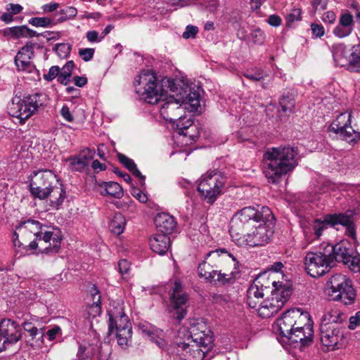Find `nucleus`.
Listing matches in <instances>:
<instances>
[{"instance_id":"obj_1","label":"nucleus","mask_w":360,"mask_h":360,"mask_svg":"<svg viewBox=\"0 0 360 360\" xmlns=\"http://www.w3.org/2000/svg\"><path fill=\"white\" fill-rule=\"evenodd\" d=\"M274 221L271 210L262 207L260 210L246 207L236 213L231 220L230 235L240 246L252 248L263 246L269 243L274 231L271 226Z\"/></svg>"},{"instance_id":"obj_2","label":"nucleus","mask_w":360,"mask_h":360,"mask_svg":"<svg viewBox=\"0 0 360 360\" xmlns=\"http://www.w3.org/2000/svg\"><path fill=\"white\" fill-rule=\"evenodd\" d=\"M143 89L142 98L150 104H160V113L164 120L174 123L184 117L185 111L179 98L168 95L169 92H174L175 83L173 79L164 78L158 82L156 75L151 70H144L136 80Z\"/></svg>"},{"instance_id":"obj_3","label":"nucleus","mask_w":360,"mask_h":360,"mask_svg":"<svg viewBox=\"0 0 360 360\" xmlns=\"http://www.w3.org/2000/svg\"><path fill=\"white\" fill-rule=\"evenodd\" d=\"M33 237V240L27 246L30 250L39 249L41 252L56 253L60 248V232L34 219L24 221L15 227L13 242L15 246L21 247L23 243L31 240Z\"/></svg>"},{"instance_id":"obj_4","label":"nucleus","mask_w":360,"mask_h":360,"mask_svg":"<svg viewBox=\"0 0 360 360\" xmlns=\"http://www.w3.org/2000/svg\"><path fill=\"white\" fill-rule=\"evenodd\" d=\"M298 153L289 146L269 148L264 154V174L268 182L278 184L298 165Z\"/></svg>"},{"instance_id":"obj_5","label":"nucleus","mask_w":360,"mask_h":360,"mask_svg":"<svg viewBox=\"0 0 360 360\" xmlns=\"http://www.w3.org/2000/svg\"><path fill=\"white\" fill-rule=\"evenodd\" d=\"M335 245H322L319 250L308 252L304 257V269L313 278L323 276L334 266Z\"/></svg>"},{"instance_id":"obj_6","label":"nucleus","mask_w":360,"mask_h":360,"mask_svg":"<svg viewBox=\"0 0 360 360\" xmlns=\"http://www.w3.org/2000/svg\"><path fill=\"white\" fill-rule=\"evenodd\" d=\"M47 101V96L42 93H35L23 98L14 97L8 104V111L11 116L19 120L20 124L38 112Z\"/></svg>"},{"instance_id":"obj_7","label":"nucleus","mask_w":360,"mask_h":360,"mask_svg":"<svg viewBox=\"0 0 360 360\" xmlns=\"http://www.w3.org/2000/svg\"><path fill=\"white\" fill-rule=\"evenodd\" d=\"M326 293L333 301L341 302L345 305H351L356 300V291L352 281L346 275L336 274L327 283Z\"/></svg>"},{"instance_id":"obj_8","label":"nucleus","mask_w":360,"mask_h":360,"mask_svg":"<svg viewBox=\"0 0 360 360\" xmlns=\"http://www.w3.org/2000/svg\"><path fill=\"white\" fill-rule=\"evenodd\" d=\"M273 289L269 297L263 300L257 309L258 314L262 318H269L279 311L291 295L289 287L282 282L273 281Z\"/></svg>"},{"instance_id":"obj_9","label":"nucleus","mask_w":360,"mask_h":360,"mask_svg":"<svg viewBox=\"0 0 360 360\" xmlns=\"http://www.w3.org/2000/svg\"><path fill=\"white\" fill-rule=\"evenodd\" d=\"M225 261L231 262L234 269H236L238 264V262L235 256L224 248L217 249L208 252L206 255L205 259L198 265V272L199 276L209 281L215 280L218 271L215 269L217 268V264Z\"/></svg>"},{"instance_id":"obj_10","label":"nucleus","mask_w":360,"mask_h":360,"mask_svg":"<svg viewBox=\"0 0 360 360\" xmlns=\"http://www.w3.org/2000/svg\"><path fill=\"white\" fill-rule=\"evenodd\" d=\"M224 184L225 177L221 173L215 171L208 172L202 176L198 190L207 202L212 203L221 194Z\"/></svg>"},{"instance_id":"obj_11","label":"nucleus","mask_w":360,"mask_h":360,"mask_svg":"<svg viewBox=\"0 0 360 360\" xmlns=\"http://www.w3.org/2000/svg\"><path fill=\"white\" fill-rule=\"evenodd\" d=\"M334 214H328L322 218L304 220L301 226L304 240L308 243L320 240L327 230L334 226Z\"/></svg>"},{"instance_id":"obj_12","label":"nucleus","mask_w":360,"mask_h":360,"mask_svg":"<svg viewBox=\"0 0 360 360\" xmlns=\"http://www.w3.org/2000/svg\"><path fill=\"white\" fill-rule=\"evenodd\" d=\"M188 300V295L184 290L181 283L179 281H176L169 294L168 311L171 316L177 320L179 323L187 314Z\"/></svg>"},{"instance_id":"obj_13","label":"nucleus","mask_w":360,"mask_h":360,"mask_svg":"<svg viewBox=\"0 0 360 360\" xmlns=\"http://www.w3.org/2000/svg\"><path fill=\"white\" fill-rule=\"evenodd\" d=\"M289 311V316L285 320V325L284 326H287L285 329H288L289 326H292L294 323L295 325V329L298 330H301V335L304 337V340L302 341V345H308L309 343L312 342L313 337V323L311 319L309 314L305 311H301L300 309H292Z\"/></svg>"},{"instance_id":"obj_14","label":"nucleus","mask_w":360,"mask_h":360,"mask_svg":"<svg viewBox=\"0 0 360 360\" xmlns=\"http://www.w3.org/2000/svg\"><path fill=\"white\" fill-rule=\"evenodd\" d=\"M351 113H340L330 124L329 131L337 134L348 143L355 142L360 139V134L351 126Z\"/></svg>"},{"instance_id":"obj_15","label":"nucleus","mask_w":360,"mask_h":360,"mask_svg":"<svg viewBox=\"0 0 360 360\" xmlns=\"http://www.w3.org/2000/svg\"><path fill=\"white\" fill-rule=\"evenodd\" d=\"M57 177L50 170L39 171L32 177L30 181V192L36 198L45 199L47 191L54 184H57Z\"/></svg>"},{"instance_id":"obj_16","label":"nucleus","mask_w":360,"mask_h":360,"mask_svg":"<svg viewBox=\"0 0 360 360\" xmlns=\"http://www.w3.org/2000/svg\"><path fill=\"white\" fill-rule=\"evenodd\" d=\"M21 326L11 319L0 321V352L17 343L22 338Z\"/></svg>"},{"instance_id":"obj_17","label":"nucleus","mask_w":360,"mask_h":360,"mask_svg":"<svg viewBox=\"0 0 360 360\" xmlns=\"http://www.w3.org/2000/svg\"><path fill=\"white\" fill-rule=\"evenodd\" d=\"M119 314V316H110L109 333H112L115 328L117 343L126 346L131 338L132 328L126 314L123 311Z\"/></svg>"},{"instance_id":"obj_18","label":"nucleus","mask_w":360,"mask_h":360,"mask_svg":"<svg viewBox=\"0 0 360 360\" xmlns=\"http://www.w3.org/2000/svg\"><path fill=\"white\" fill-rule=\"evenodd\" d=\"M335 261L342 262L354 272L360 271V255L347 247V243L335 244Z\"/></svg>"},{"instance_id":"obj_19","label":"nucleus","mask_w":360,"mask_h":360,"mask_svg":"<svg viewBox=\"0 0 360 360\" xmlns=\"http://www.w3.org/2000/svg\"><path fill=\"white\" fill-rule=\"evenodd\" d=\"M343 332L342 328H335L326 323L320 325V340L328 349H335L338 342L342 340Z\"/></svg>"},{"instance_id":"obj_20","label":"nucleus","mask_w":360,"mask_h":360,"mask_svg":"<svg viewBox=\"0 0 360 360\" xmlns=\"http://www.w3.org/2000/svg\"><path fill=\"white\" fill-rule=\"evenodd\" d=\"M34 46L35 44L28 42L18 52L15 63L18 70L32 72L34 70V65L31 61L34 56Z\"/></svg>"},{"instance_id":"obj_21","label":"nucleus","mask_w":360,"mask_h":360,"mask_svg":"<svg viewBox=\"0 0 360 360\" xmlns=\"http://www.w3.org/2000/svg\"><path fill=\"white\" fill-rule=\"evenodd\" d=\"M263 280L262 277L255 279L247 290V304L252 309H257L259 307L264 295V291L267 288Z\"/></svg>"},{"instance_id":"obj_22","label":"nucleus","mask_w":360,"mask_h":360,"mask_svg":"<svg viewBox=\"0 0 360 360\" xmlns=\"http://www.w3.org/2000/svg\"><path fill=\"white\" fill-rule=\"evenodd\" d=\"M289 316V311H285L283 316L277 320V325L280 331V334L286 338L289 341H290L292 343H301L302 345V341L304 340V337L302 335H301V330H296L295 325L292 323L291 326H289L288 329H284L287 328V326H284L285 324V320L288 318Z\"/></svg>"},{"instance_id":"obj_23","label":"nucleus","mask_w":360,"mask_h":360,"mask_svg":"<svg viewBox=\"0 0 360 360\" xmlns=\"http://www.w3.org/2000/svg\"><path fill=\"white\" fill-rule=\"evenodd\" d=\"M354 25L353 15L349 12L342 13L338 24L333 29V34L338 38L346 37L352 32Z\"/></svg>"},{"instance_id":"obj_24","label":"nucleus","mask_w":360,"mask_h":360,"mask_svg":"<svg viewBox=\"0 0 360 360\" xmlns=\"http://www.w3.org/2000/svg\"><path fill=\"white\" fill-rule=\"evenodd\" d=\"M95 151L89 148L82 150L77 155L68 159L72 170L82 171L87 167L94 159Z\"/></svg>"},{"instance_id":"obj_25","label":"nucleus","mask_w":360,"mask_h":360,"mask_svg":"<svg viewBox=\"0 0 360 360\" xmlns=\"http://www.w3.org/2000/svg\"><path fill=\"white\" fill-rule=\"evenodd\" d=\"M190 334L189 338L193 344L206 349V351L212 347L213 338L210 330L198 332L197 327L193 326L191 328Z\"/></svg>"},{"instance_id":"obj_26","label":"nucleus","mask_w":360,"mask_h":360,"mask_svg":"<svg viewBox=\"0 0 360 360\" xmlns=\"http://www.w3.org/2000/svg\"><path fill=\"white\" fill-rule=\"evenodd\" d=\"M154 223L157 230L161 232V234L168 235L171 233L176 226V222L173 216L162 212L156 215Z\"/></svg>"},{"instance_id":"obj_27","label":"nucleus","mask_w":360,"mask_h":360,"mask_svg":"<svg viewBox=\"0 0 360 360\" xmlns=\"http://www.w3.org/2000/svg\"><path fill=\"white\" fill-rule=\"evenodd\" d=\"M20 326L21 328H23L25 332L29 333L32 340V342H30L32 347H41L44 344V328H37V327H36L31 321H25Z\"/></svg>"},{"instance_id":"obj_28","label":"nucleus","mask_w":360,"mask_h":360,"mask_svg":"<svg viewBox=\"0 0 360 360\" xmlns=\"http://www.w3.org/2000/svg\"><path fill=\"white\" fill-rule=\"evenodd\" d=\"M150 246L153 252L164 255L170 246V238L166 234H156L150 239Z\"/></svg>"},{"instance_id":"obj_29","label":"nucleus","mask_w":360,"mask_h":360,"mask_svg":"<svg viewBox=\"0 0 360 360\" xmlns=\"http://www.w3.org/2000/svg\"><path fill=\"white\" fill-rule=\"evenodd\" d=\"M96 189L102 195H110L115 198H121L123 196L122 187L115 181L101 182L98 184Z\"/></svg>"},{"instance_id":"obj_30","label":"nucleus","mask_w":360,"mask_h":360,"mask_svg":"<svg viewBox=\"0 0 360 360\" xmlns=\"http://www.w3.org/2000/svg\"><path fill=\"white\" fill-rule=\"evenodd\" d=\"M141 332L150 338L151 340L154 341L157 345L165 350H169L168 341L165 339V333L162 330H155L153 331L147 326L142 325L140 326Z\"/></svg>"},{"instance_id":"obj_31","label":"nucleus","mask_w":360,"mask_h":360,"mask_svg":"<svg viewBox=\"0 0 360 360\" xmlns=\"http://www.w3.org/2000/svg\"><path fill=\"white\" fill-rule=\"evenodd\" d=\"M47 198H49L51 205L53 207L58 208L63 202L65 198V191L58 180L57 184H54L47 191Z\"/></svg>"},{"instance_id":"obj_32","label":"nucleus","mask_w":360,"mask_h":360,"mask_svg":"<svg viewBox=\"0 0 360 360\" xmlns=\"http://www.w3.org/2000/svg\"><path fill=\"white\" fill-rule=\"evenodd\" d=\"M200 89L191 90L186 97L181 102L184 110L187 109L191 112L198 110L200 106Z\"/></svg>"},{"instance_id":"obj_33","label":"nucleus","mask_w":360,"mask_h":360,"mask_svg":"<svg viewBox=\"0 0 360 360\" xmlns=\"http://www.w3.org/2000/svg\"><path fill=\"white\" fill-rule=\"evenodd\" d=\"M334 226L336 224H342L346 228V234L352 238L353 240H356V231L354 224L352 220V218L345 214H335Z\"/></svg>"},{"instance_id":"obj_34","label":"nucleus","mask_w":360,"mask_h":360,"mask_svg":"<svg viewBox=\"0 0 360 360\" xmlns=\"http://www.w3.org/2000/svg\"><path fill=\"white\" fill-rule=\"evenodd\" d=\"M345 319V315L339 310L331 309L323 315L321 323H326L328 326H333L335 328H342L340 324Z\"/></svg>"},{"instance_id":"obj_35","label":"nucleus","mask_w":360,"mask_h":360,"mask_svg":"<svg viewBox=\"0 0 360 360\" xmlns=\"http://www.w3.org/2000/svg\"><path fill=\"white\" fill-rule=\"evenodd\" d=\"M347 53L346 47L343 45H339L334 49L333 56L336 65L345 67L348 70L349 55Z\"/></svg>"},{"instance_id":"obj_36","label":"nucleus","mask_w":360,"mask_h":360,"mask_svg":"<svg viewBox=\"0 0 360 360\" xmlns=\"http://www.w3.org/2000/svg\"><path fill=\"white\" fill-rule=\"evenodd\" d=\"M348 70L352 72H360V45L352 47L349 53Z\"/></svg>"},{"instance_id":"obj_37","label":"nucleus","mask_w":360,"mask_h":360,"mask_svg":"<svg viewBox=\"0 0 360 360\" xmlns=\"http://www.w3.org/2000/svg\"><path fill=\"white\" fill-rule=\"evenodd\" d=\"M91 294L92 297V303L89 306V313L92 314L94 316H96L101 312V296L99 290L95 285L91 288Z\"/></svg>"},{"instance_id":"obj_38","label":"nucleus","mask_w":360,"mask_h":360,"mask_svg":"<svg viewBox=\"0 0 360 360\" xmlns=\"http://www.w3.org/2000/svg\"><path fill=\"white\" fill-rule=\"evenodd\" d=\"M187 341V342H181L176 339L174 342L171 343V345L176 347V354L184 360L191 357L192 353L191 346H193V344H191L192 342H191L190 338H188Z\"/></svg>"},{"instance_id":"obj_39","label":"nucleus","mask_w":360,"mask_h":360,"mask_svg":"<svg viewBox=\"0 0 360 360\" xmlns=\"http://www.w3.org/2000/svg\"><path fill=\"white\" fill-rule=\"evenodd\" d=\"M125 225L124 217L121 213H116L109 224V228L113 233L120 235L123 233Z\"/></svg>"},{"instance_id":"obj_40","label":"nucleus","mask_w":360,"mask_h":360,"mask_svg":"<svg viewBox=\"0 0 360 360\" xmlns=\"http://www.w3.org/2000/svg\"><path fill=\"white\" fill-rule=\"evenodd\" d=\"M119 161L126 167L127 168L134 176L140 178L141 180L145 179V176L141 174L140 171L136 167V164L131 160L125 156L123 154L119 153L117 155Z\"/></svg>"},{"instance_id":"obj_41","label":"nucleus","mask_w":360,"mask_h":360,"mask_svg":"<svg viewBox=\"0 0 360 360\" xmlns=\"http://www.w3.org/2000/svg\"><path fill=\"white\" fill-rule=\"evenodd\" d=\"M176 132L183 136H189L191 137H193V134H191L189 131L192 130L195 127L193 124V121L190 119L186 120L184 122V119L181 118L179 120H176ZM193 139V138H192Z\"/></svg>"},{"instance_id":"obj_42","label":"nucleus","mask_w":360,"mask_h":360,"mask_svg":"<svg viewBox=\"0 0 360 360\" xmlns=\"http://www.w3.org/2000/svg\"><path fill=\"white\" fill-rule=\"evenodd\" d=\"M75 64L72 60H70L66 63V64L60 69L58 80L61 84H67L70 81V77L72 75V71L74 68Z\"/></svg>"},{"instance_id":"obj_43","label":"nucleus","mask_w":360,"mask_h":360,"mask_svg":"<svg viewBox=\"0 0 360 360\" xmlns=\"http://www.w3.org/2000/svg\"><path fill=\"white\" fill-rule=\"evenodd\" d=\"M77 13V10L72 6H66L65 8L60 10L59 12L56 13L58 15V21L64 22L70 19L74 18Z\"/></svg>"},{"instance_id":"obj_44","label":"nucleus","mask_w":360,"mask_h":360,"mask_svg":"<svg viewBox=\"0 0 360 360\" xmlns=\"http://www.w3.org/2000/svg\"><path fill=\"white\" fill-rule=\"evenodd\" d=\"M3 32L6 37H11L15 39L25 37V25L8 27Z\"/></svg>"},{"instance_id":"obj_45","label":"nucleus","mask_w":360,"mask_h":360,"mask_svg":"<svg viewBox=\"0 0 360 360\" xmlns=\"http://www.w3.org/2000/svg\"><path fill=\"white\" fill-rule=\"evenodd\" d=\"M280 106L283 112L291 113L295 108V100L289 96H283L279 101Z\"/></svg>"},{"instance_id":"obj_46","label":"nucleus","mask_w":360,"mask_h":360,"mask_svg":"<svg viewBox=\"0 0 360 360\" xmlns=\"http://www.w3.org/2000/svg\"><path fill=\"white\" fill-rule=\"evenodd\" d=\"M191 356L188 359H185V360H202L205 357V353L208 352L206 351V349L197 346V345L194 344L191 346Z\"/></svg>"},{"instance_id":"obj_47","label":"nucleus","mask_w":360,"mask_h":360,"mask_svg":"<svg viewBox=\"0 0 360 360\" xmlns=\"http://www.w3.org/2000/svg\"><path fill=\"white\" fill-rule=\"evenodd\" d=\"M302 11L300 8H293L286 16V25L290 27L292 23L301 20Z\"/></svg>"},{"instance_id":"obj_48","label":"nucleus","mask_w":360,"mask_h":360,"mask_svg":"<svg viewBox=\"0 0 360 360\" xmlns=\"http://www.w3.org/2000/svg\"><path fill=\"white\" fill-rule=\"evenodd\" d=\"M29 23L34 27H48L51 25V20L49 18H32L29 20Z\"/></svg>"},{"instance_id":"obj_49","label":"nucleus","mask_w":360,"mask_h":360,"mask_svg":"<svg viewBox=\"0 0 360 360\" xmlns=\"http://www.w3.org/2000/svg\"><path fill=\"white\" fill-rule=\"evenodd\" d=\"M70 49V46L65 43L58 44L55 48L57 55L62 58H66L69 55Z\"/></svg>"},{"instance_id":"obj_50","label":"nucleus","mask_w":360,"mask_h":360,"mask_svg":"<svg viewBox=\"0 0 360 360\" xmlns=\"http://www.w3.org/2000/svg\"><path fill=\"white\" fill-rule=\"evenodd\" d=\"M95 49L93 48H85L79 50L78 54L85 61L91 60L94 55Z\"/></svg>"},{"instance_id":"obj_51","label":"nucleus","mask_w":360,"mask_h":360,"mask_svg":"<svg viewBox=\"0 0 360 360\" xmlns=\"http://www.w3.org/2000/svg\"><path fill=\"white\" fill-rule=\"evenodd\" d=\"M251 37L255 44H262L264 41L265 35L259 28H256L252 31Z\"/></svg>"},{"instance_id":"obj_52","label":"nucleus","mask_w":360,"mask_h":360,"mask_svg":"<svg viewBox=\"0 0 360 360\" xmlns=\"http://www.w3.org/2000/svg\"><path fill=\"white\" fill-rule=\"evenodd\" d=\"M233 274H225L221 273V271H217V274L216 275V278L214 281H217L221 282L222 284H225L226 283H230L233 279Z\"/></svg>"},{"instance_id":"obj_53","label":"nucleus","mask_w":360,"mask_h":360,"mask_svg":"<svg viewBox=\"0 0 360 360\" xmlns=\"http://www.w3.org/2000/svg\"><path fill=\"white\" fill-rule=\"evenodd\" d=\"M60 72V68L58 66L54 65L50 68L49 72L44 75V78L46 81H52L57 76L58 77V74Z\"/></svg>"},{"instance_id":"obj_54","label":"nucleus","mask_w":360,"mask_h":360,"mask_svg":"<svg viewBox=\"0 0 360 360\" xmlns=\"http://www.w3.org/2000/svg\"><path fill=\"white\" fill-rule=\"evenodd\" d=\"M198 32V29L196 26L188 25L184 32L182 37L184 39L194 38Z\"/></svg>"},{"instance_id":"obj_55","label":"nucleus","mask_w":360,"mask_h":360,"mask_svg":"<svg viewBox=\"0 0 360 360\" xmlns=\"http://www.w3.org/2000/svg\"><path fill=\"white\" fill-rule=\"evenodd\" d=\"M349 323V328L351 330L355 329L360 326V311H356L354 316H350Z\"/></svg>"},{"instance_id":"obj_56","label":"nucleus","mask_w":360,"mask_h":360,"mask_svg":"<svg viewBox=\"0 0 360 360\" xmlns=\"http://www.w3.org/2000/svg\"><path fill=\"white\" fill-rule=\"evenodd\" d=\"M86 37L90 43L100 42L103 39L96 30H91L86 32Z\"/></svg>"},{"instance_id":"obj_57","label":"nucleus","mask_w":360,"mask_h":360,"mask_svg":"<svg viewBox=\"0 0 360 360\" xmlns=\"http://www.w3.org/2000/svg\"><path fill=\"white\" fill-rule=\"evenodd\" d=\"M244 76L251 81H259L264 78V74L262 71L257 70L255 72H247L244 74Z\"/></svg>"},{"instance_id":"obj_58","label":"nucleus","mask_w":360,"mask_h":360,"mask_svg":"<svg viewBox=\"0 0 360 360\" xmlns=\"http://www.w3.org/2000/svg\"><path fill=\"white\" fill-rule=\"evenodd\" d=\"M311 28L313 34L316 37H321L325 34L324 27L321 25L313 23L311 25Z\"/></svg>"},{"instance_id":"obj_59","label":"nucleus","mask_w":360,"mask_h":360,"mask_svg":"<svg viewBox=\"0 0 360 360\" xmlns=\"http://www.w3.org/2000/svg\"><path fill=\"white\" fill-rule=\"evenodd\" d=\"M283 267V264L280 262H276L274 263L271 269H270V276L271 277V282L273 281H275L274 280V278L276 276H277L278 273L281 270V269Z\"/></svg>"},{"instance_id":"obj_60","label":"nucleus","mask_w":360,"mask_h":360,"mask_svg":"<svg viewBox=\"0 0 360 360\" xmlns=\"http://www.w3.org/2000/svg\"><path fill=\"white\" fill-rule=\"evenodd\" d=\"M266 22L273 27H278L281 25L282 20L280 16L276 14L269 15Z\"/></svg>"},{"instance_id":"obj_61","label":"nucleus","mask_w":360,"mask_h":360,"mask_svg":"<svg viewBox=\"0 0 360 360\" xmlns=\"http://www.w3.org/2000/svg\"><path fill=\"white\" fill-rule=\"evenodd\" d=\"M61 333V328L58 326H54L46 332V335L50 341L56 339V335Z\"/></svg>"},{"instance_id":"obj_62","label":"nucleus","mask_w":360,"mask_h":360,"mask_svg":"<svg viewBox=\"0 0 360 360\" xmlns=\"http://www.w3.org/2000/svg\"><path fill=\"white\" fill-rule=\"evenodd\" d=\"M336 15L333 11H329L323 13L322 20L324 22L333 24L335 21Z\"/></svg>"},{"instance_id":"obj_63","label":"nucleus","mask_w":360,"mask_h":360,"mask_svg":"<svg viewBox=\"0 0 360 360\" xmlns=\"http://www.w3.org/2000/svg\"><path fill=\"white\" fill-rule=\"evenodd\" d=\"M60 115L62 117L68 122H72L74 120V117L72 115L69 108L67 105H63L60 110Z\"/></svg>"},{"instance_id":"obj_64","label":"nucleus","mask_w":360,"mask_h":360,"mask_svg":"<svg viewBox=\"0 0 360 360\" xmlns=\"http://www.w3.org/2000/svg\"><path fill=\"white\" fill-rule=\"evenodd\" d=\"M6 9L13 15L20 13L22 11V6L20 4H9Z\"/></svg>"}]
</instances>
